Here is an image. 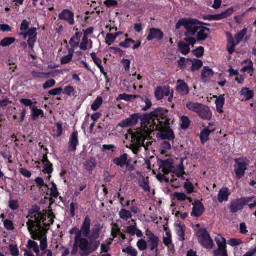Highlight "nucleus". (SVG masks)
I'll return each mask as SVG.
<instances>
[{"mask_svg":"<svg viewBox=\"0 0 256 256\" xmlns=\"http://www.w3.org/2000/svg\"><path fill=\"white\" fill-rule=\"evenodd\" d=\"M54 217L53 214L50 212L44 214L34 212L27 216L28 218L26 223L28 230L34 240L40 241L42 250L47 248L46 232L49 226L53 224Z\"/></svg>","mask_w":256,"mask_h":256,"instance_id":"nucleus-1","label":"nucleus"},{"mask_svg":"<svg viewBox=\"0 0 256 256\" xmlns=\"http://www.w3.org/2000/svg\"><path fill=\"white\" fill-rule=\"evenodd\" d=\"M198 24H203V22L192 18H182L176 24V28L179 30L182 26H184L186 30L184 33L186 36H194L197 34L196 40L200 42L204 41L208 38V32H210V29L199 26Z\"/></svg>","mask_w":256,"mask_h":256,"instance_id":"nucleus-2","label":"nucleus"},{"mask_svg":"<svg viewBox=\"0 0 256 256\" xmlns=\"http://www.w3.org/2000/svg\"><path fill=\"white\" fill-rule=\"evenodd\" d=\"M76 236L74 238V246L80 249V256H88L92 252L96 251L100 244L99 240H88L87 238Z\"/></svg>","mask_w":256,"mask_h":256,"instance_id":"nucleus-3","label":"nucleus"},{"mask_svg":"<svg viewBox=\"0 0 256 256\" xmlns=\"http://www.w3.org/2000/svg\"><path fill=\"white\" fill-rule=\"evenodd\" d=\"M186 106L188 110L196 113L203 120H209L212 118V112L207 106L198 102H188Z\"/></svg>","mask_w":256,"mask_h":256,"instance_id":"nucleus-4","label":"nucleus"},{"mask_svg":"<svg viewBox=\"0 0 256 256\" xmlns=\"http://www.w3.org/2000/svg\"><path fill=\"white\" fill-rule=\"evenodd\" d=\"M140 129L147 135H150L155 130H158L156 124V120L152 116V114H141Z\"/></svg>","mask_w":256,"mask_h":256,"instance_id":"nucleus-5","label":"nucleus"},{"mask_svg":"<svg viewBox=\"0 0 256 256\" xmlns=\"http://www.w3.org/2000/svg\"><path fill=\"white\" fill-rule=\"evenodd\" d=\"M168 112L167 110L162 108H158L150 112L152 118L156 120V124L158 128L169 127L170 120L167 118Z\"/></svg>","mask_w":256,"mask_h":256,"instance_id":"nucleus-6","label":"nucleus"},{"mask_svg":"<svg viewBox=\"0 0 256 256\" xmlns=\"http://www.w3.org/2000/svg\"><path fill=\"white\" fill-rule=\"evenodd\" d=\"M254 198V196L242 197L232 200L229 206L230 212L235 214L242 210L244 207L252 202Z\"/></svg>","mask_w":256,"mask_h":256,"instance_id":"nucleus-7","label":"nucleus"},{"mask_svg":"<svg viewBox=\"0 0 256 256\" xmlns=\"http://www.w3.org/2000/svg\"><path fill=\"white\" fill-rule=\"evenodd\" d=\"M196 236L199 243L204 248L210 249L214 246L213 240L208 231L204 228L198 230Z\"/></svg>","mask_w":256,"mask_h":256,"instance_id":"nucleus-8","label":"nucleus"},{"mask_svg":"<svg viewBox=\"0 0 256 256\" xmlns=\"http://www.w3.org/2000/svg\"><path fill=\"white\" fill-rule=\"evenodd\" d=\"M218 248L214 251V256H228L226 250V241L225 238L218 235L215 238Z\"/></svg>","mask_w":256,"mask_h":256,"instance_id":"nucleus-9","label":"nucleus"},{"mask_svg":"<svg viewBox=\"0 0 256 256\" xmlns=\"http://www.w3.org/2000/svg\"><path fill=\"white\" fill-rule=\"evenodd\" d=\"M140 116V113L133 114L127 118L122 120L118 126L122 128H133L138 124Z\"/></svg>","mask_w":256,"mask_h":256,"instance_id":"nucleus-10","label":"nucleus"},{"mask_svg":"<svg viewBox=\"0 0 256 256\" xmlns=\"http://www.w3.org/2000/svg\"><path fill=\"white\" fill-rule=\"evenodd\" d=\"M20 36H22L24 40H26L28 36V44L31 49L34 48V44L36 38V28H30L26 32H22L19 34Z\"/></svg>","mask_w":256,"mask_h":256,"instance_id":"nucleus-11","label":"nucleus"},{"mask_svg":"<svg viewBox=\"0 0 256 256\" xmlns=\"http://www.w3.org/2000/svg\"><path fill=\"white\" fill-rule=\"evenodd\" d=\"M91 220L89 216H86L82 224L80 230L78 232L77 236L88 238L90 232Z\"/></svg>","mask_w":256,"mask_h":256,"instance_id":"nucleus-12","label":"nucleus"},{"mask_svg":"<svg viewBox=\"0 0 256 256\" xmlns=\"http://www.w3.org/2000/svg\"><path fill=\"white\" fill-rule=\"evenodd\" d=\"M146 236L147 237V240L150 244V250L153 251L156 250V252H158V248L159 244V238L154 235L152 231L147 230L146 231Z\"/></svg>","mask_w":256,"mask_h":256,"instance_id":"nucleus-13","label":"nucleus"},{"mask_svg":"<svg viewBox=\"0 0 256 256\" xmlns=\"http://www.w3.org/2000/svg\"><path fill=\"white\" fill-rule=\"evenodd\" d=\"M240 158H236L235 162L237 164L234 166V172L238 179H240L244 176L246 171L247 170L246 167L248 166V164L244 162H240Z\"/></svg>","mask_w":256,"mask_h":256,"instance_id":"nucleus-14","label":"nucleus"},{"mask_svg":"<svg viewBox=\"0 0 256 256\" xmlns=\"http://www.w3.org/2000/svg\"><path fill=\"white\" fill-rule=\"evenodd\" d=\"M164 33L159 28H152L150 30L149 34L146 38L148 42L154 40H161L164 38Z\"/></svg>","mask_w":256,"mask_h":256,"instance_id":"nucleus-15","label":"nucleus"},{"mask_svg":"<svg viewBox=\"0 0 256 256\" xmlns=\"http://www.w3.org/2000/svg\"><path fill=\"white\" fill-rule=\"evenodd\" d=\"M191 216L196 218L200 217L204 212V204L200 200L196 201L193 204Z\"/></svg>","mask_w":256,"mask_h":256,"instance_id":"nucleus-16","label":"nucleus"},{"mask_svg":"<svg viewBox=\"0 0 256 256\" xmlns=\"http://www.w3.org/2000/svg\"><path fill=\"white\" fill-rule=\"evenodd\" d=\"M78 134V131L75 130L70 135L68 147V150L70 152H75L76 150V147L79 143Z\"/></svg>","mask_w":256,"mask_h":256,"instance_id":"nucleus-17","label":"nucleus"},{"mask_svg":"<svg viewBox=\"0 0 256 256\" xmlns=\"http://www.w3.org/2000/svg\"><path fill=\"white\" fill-rule=\"evenodd\" d=\"M176 90L181 96L187 95L190 91L188 84L182 80H178L177 81Z\"/></svg>","mask_w":256,"mask_h":256,"instance_id":"nucleus-18","label":"nucleus"},{"mask_svg":"<svg viewBox=\"0 0 256 256\" xmlns=\"http://www.w3.org/2000/svg\"><path fill=\"white\" fill-rule=\"evenodd\" d=\"M149 135H144L142 134H138L136 137V140L138 144L145 148L146 150H148L150 146H151L153 143V141H150L147 140L146 137Z\"/></svg>","mask_w":256,"mask_h":256,"instance_id":"nucleus-19","label":"nucleus"},{"mask_svg":"<svg viewBox=\"0 0 256 256\" xmlns=\"http://www.w3.org/2000/svg\"><path fill=\"white\" fill-rule=\"evenodd\" d=\"M166 128L160 135V138L164 140H172L175 138V136L173 130L169 127L166 128Z\"/></svg>","mask_w":256,"mask_h":256,"instance_id":"nucleus-20","label":"nucleus"},{"mask_svg":"<svg viewBox=\"0 0 256 256\" xmlns=\"http://www.w3.org/2000/svg\"><path fill=\"white\" fill-rule=\"evenodd\" d=\"M128 160V154H124L119 157L113 159L112 162L117 166L123 168L126 165Z\"/></svg>","mask_w":256,"mask_h":256,"instance_id":"nucleus-21","label":"nucleus"},{"mask_svg":"<svg viewBox=\"0 0 256 256\" xmlns=\"http://www.w3.org/2000/svg\"><path fill=\"white\" fill-rule=\"evenodd\" d=\"M230 195L229 190L228 188H223L219 191L218 200V201L222 203L223 202H226L228 200V198Z\"/></svg>","mask_w":256,"mask_h":256,"instance_id":"nucleus-22","label":"nucleus"},{"mask_svg":"<svg viewBox=\"0 0 256 256\" xmlns=\"http://www.w3.org/2000/svg\"><path fill=\"white\" fill-rule=\"evenodd\" d=\"M234 12V9L232 7H231L221 14L212 15V20H220L226 18L232 15Z\"/></svg>","mask_w":256,"mask_h":256,"instance_id":"nucleus-23","label":"nucleus"},{"mask_svg":"<svg viewBox=\"0 0 256 256\" xmlns=\"http://www.w3.org/2000/svg\"><path fill=\"white\" fill-rule=\"evenodd\" d=\"M216 129L210 130L208 128H204L201 132L200 135V142L202 144H204L209 140V136L212 133L215 132Z\"/></svg>","mask_w":256,"mask_h":256,"instance_id":"nucleus-24","label":"nucleus"},{"mask_svg":"<svg viewBox=\"0 0 256 256\" xmlns=\"http://www.w3.org/2000/svg\"><path fill=\"white\" fill-rule=\"evenodd\" d=\"M42 162L44 166V169L43 172L44 173L48 174L47 178L50 179V178L51 177V176L50 174L52 173V172L53 171L52 165V164H50L46 156H43V159H42Z\"/></svg>","mask_w":256,"mask_h":256,"instance_id":"nucleus-25","label":"nucleus"},{"mask_svg":"<svg viewBox=\"0 0 256 256\" xmlns=\"http://www.w3.org/2000/svg\"><path fill=\"white\" fill-rule=\"evenodd\" d=\"M214 98H216L215 103L216 104L217 112L220 114L223 113V107L225 102L224 94L220 95L218 97L217 96H214Z\"/></svg>","mask_w":256,"mask_h":256,"instance_id":"nucleus-26","label":"nucleus"},{"mask_svg":"<svg viewBox=\"0 0 256 256\" xmlns=\"http://www.w3.org/2000/svg\"><path fill=\"white\" fill-rule=\"evenodd\" d=\"M240 94L241 96H244L245 101L252 99L254 97V92L250 90V88L247 87L243 88L240 92Z\"/></svg>","mask_w":256,"mask_h":256,"instance_id":"nucleus-27","label":"nucleus"},{"mask_svg":"<svg viewBox=\"0 0 256 256\" xmlns=\"http://www.w3.org/2000/svg\"><path fill=\"white\" fill-rule=\"evenodd\" d=\"M172 167V164L169 160H160V168L162 170V172L164 174H168L171 170Z\"/></svg>","mask_w":256,"mask_h":256,"instance_id":"nucleus-28","label":"nucleus"},{"mask_svg":"<svg viewBox=\"0 0 256 256\" xmlns=\"http://www.w3.org/2000/svg\"><path fill=\"white\" fill-rule=\"evenodd\" d=\"M102 229L100 224H96L94 227L92 228V232L91 234H90V236L87 238L89 240H96L100 238V232Z\"/></svg>","mask_w":256,"mask_h":256,"instance_id":"nucleus-29","label":"nucleus"},{"mask_svg":"<svg viewBox=\"0 0 256 256\" xmlns=\"http://www.w3.org/2000/svg\"><path fill=\"white\" fill-rule=\"evenodd\" d=\"M236 44V43L235 44L234 40L232 36L230 35L228 38V44L226 46V50L231 55L234 52Z\"/></svg>","mask_w":256,"mask_h":256,"instance_id":"nucleus-30","label":"nucleus"},{"mask_svg":"<svg viewBox=\"0 0 256 256\" xmlns=\"http://www.w3.org/2000/svg\"><path fill=\"white\" fill-rule=\"evenodd\" d=\"M176 234L178 236L179 240L183 241L185 238L186 226L180 224H178L176 226Z\"/></svg>","mask_w":256,"mask_h":256,"instance_id":"nucleus-31","label":"nucleus"},{"mask_svg":"<svg viewBox=\"0 0 256 256\" xmlns=\"http://www.w3.org/2000/svg\"><path fill=\"white\" fill-rule=\"evenodd\" d=\"M120 218L124 221H128V220L132 218V212L124 208H122L119 212Z\"/></svg>","mask_w":256,"mask_h":256,"instance_id":"nucleus-32","label":"nucleus"},{"mask_svg":"<svg viewBox=\"0 0 256 256\" xmlns=\"http://www.w3.org/2000/svg\"><path fill=\"white\" fill-rule=\"evenodd\" d=\"M140 96L138 95H132L128 94H123L118 95L117 98V100H124L126 102H132Z\"/></svg>","mask_w":256,"mask_h":256,"instance_id":"nucleus-33","label":"nucleus"},{"mask_svg":"<svg viewBox=\"0 0 256 256\" xmlns=\"http://www.w3.org/2000/svg\"><path fill=\"white\" fill-rule=\"evenodd\" d=\"M214 75V72L212 69L208 66H204L202 72L201 76L202 80L212 78Z\"/></svg>","mask_w":256,"mask_h":256,"instance_id":"nucleus-34","label":"nucleus"},{"mask_svg":"<svg viewBox=\"0 0 256 256\" xmlns=\"http://www.w3.org/2000/svg\"><path fill=\"white\" fill-rule=\"evenodd\" d=\"M65 21H66L70 25L73 26L74 24V12L65 9Z\"/></svg>","mask_w":256,"mask_h":256,"instance_id":"nucleus-35","label":"nucleus"},{"mask_svg":"<svg viewBox=\"0 0 256 256\" xmlns=\"http://www.w3.org/2000/svg\"><path fill=\"white\" fill-rule=\"evenodd\" d=\"M178 47L181 53L184 55H186L190 52V48L184 42L181 41L179 42Z\"/></svg>","mask_w":256,"mask_h":256,"instance_id":"nucleus-36","label":"nucleus"},{"mask_svg":"<svg viewBox=\"0 0 256 256\" xmlns=\"http://www.w3.org/2000/svg\"><path fill=\"white\" fill-rule=\"evenodd\" d=\"M139 186L142 188L144 191L150 192V188L149 186L148 178H143L142 180L139 181Z\"/></svg>","mask_w":256,"mask_h":256,"instance_id":"nucleus-37","label":"nucleus"},{"mask_svg":"<svg viewBox=\"0 0 256 256\" xmlns=\"http://www.w3.org/2000/svg\"><path fill=\"white\" fill-rule=\"evenodd\" d=\"M27 247L30 250H32L38 255L39 254V246L37 242L32 240H29L28 242Z\"/></svg>","mask_w":256,"mask_h":256,"instance_id":"nucleus-38","label":"nucleus"},{"mask_svg":"<svg viewBox=\"0 0 256 256\" xmlns=\"http://www.w3.org/2000/svg\"><path fill=\"white\" fill-rule=\"evenodd\" d=\"M247 30H248L246 28H244L240 32H239L238 34L235 35L234 38L236 40V44H238L242 42V40L246 34Z\"/></svg>","mask_w":256,"mask_h":256,"instance_id":"nucleus-39","label":"nucleus"},{"mask_svg":"<svg viewBox=\"0 0 256 256\" xmlns=\"http://www.w3.org/2000/svg\"><path fill=\"white\" fill-rule=\"evenodd\" d=\"M122 252L130 256H138V254L136 250L132 246H128L125 248H123Z\"/></svg>","mask_w":256,"mask_h":256,"instance_id":"nucleus-40","label":"nucleus"},{"mask_svg":"<svg viewBox=\"0 0 256 256\" xmlns=\"http://www.w3.org/2000/svg\"><path fill=\"white\" fill-rule=\"evenodd\" d=\"M180 120L182 121L181 128L183 130L187 129L190 126V122L189 118L187 116H182L180 118Z\"/></svg>","mask_w":256,"mask_h":256,"instance_id":"nucleus-41","label":"nucleus"},{"mask_svg":"<svg viewBox=\"0 0 256 256\" xmlns=\"http://www.w3.org/2000/svg\"><path fill=\"white\" fill-rule=\"evenodd\" d=\"M118 36V33L114 34L111 33H108L106 38V42L108 46H110L116 40V37Z\"/></svg>","mask_w":256,"mask_h":256,"instance_id":"nucleus-42","label":"nucleus"},{"mask_svg":"<svg viewBox=\"0 0 256 256\" xmlns=\"http://www.w3.org/2000/svg\"><path fill=\"white\" fill-rule=\"evenodd\" d=\"M102 97H98L91 106L92 109L94 110H97L102 104Z\"/></svg>","mask_w":256,"mask_h":256,"instance_id":"nucleus-43","label":"nucleus"},{"mask_svg":"<svg viewBox=\"0 0 256 256\" xmlns=\"http://www.w3.org/2000/svg\"><path fill=\"white\" fill-rule=\"evenodd\" d=\"M15 40L14 38H6L1 41L0 44L3 47L8 46L13 44Z\"/></svg>","mask_w":256,"mask_h":256,"instance_id":"nucleus-44","label":"nucleus"},{"mask_svg":"<svg viewBox=\"0 0 256 256\" xmlns=\"http://www.w3.org/2000/svg\"><path fill=\"white\" fill-rule=\"evenodd\" d=\"M202 62L199 60L196 59L192 62V70L194 72L196 70H199L202 66Z\"/></svg>","mask_w":256,"mask_h":256,"instance_id":"nucleus-45","label":"nucleus"},{"mask_svg":"<svg viewBox=\"0 0 256 256\" xmlns=\"http://www.w3.org/2000/svg\"><path fill=\"white\" fill-rule=\"evenodd\" d=\"M204 49L202 46H199L192 50L193 54L198 58H202L204 54Z\"/></svg>","mask_w":256,"mask_h":256,"instance_id":"nucleus-46","label":"nucleus"},{"mask_svg":"<svg viewBox=\"0 0 256 256\" xmlns=\"http://www.w3.org/2000/svg\"><path fill=\"white\" fill-rule=\"evenodd\" d=\"M137 246L141 251L145 250L148 248V244L145 240L140 239L137 242Z\"/></svg>","mask_w":256,"mask_h":256,"instance_id":"nucleus-47","label":"nucleus"},{"mask_svg":"<svg viewBox=\"0 0 256 256\" xmlns=\"http://www.w3.org/2000/svg\"><path fill=\"white\" fill-rule=\"evenodd\" d=\"M76 94V92L73 86H69L65 87V94L71 97L74 96Z\"/></svg>","mask_w":256,"mask_h":256,"instance_id":"nucleus-48","label":"nucleus"},{"mask_svg":"<svg viewBox=\"0 0 256 256\" xmlns=\"http://www.w3.org/2000/svg\"><path fill=\"white\" fill-rule=\"evenodd\" d=\"M249 70L248 74L252 76L254 72V70L253 68V63L250 60L248 65L247 66H244L242 68V72H246Z\"/></svg>","mask_w":256,"mask_h":256,"instance_id":"nucleus-49","label":"nucleus"},{"mask_svg":"<svg viewBox=\"0 0 256 256\" xmlns=\"http://www.w3.org/2000/svg\"><path fill=\"white\" fill-rule=\"evenodd\" d=\"M184 187L188 194H191L194 192V188L192 182L188 181L185 182Z\"/></svg>","mask_w":256,"mask_h":256,"instance_id":"nucleus-50","label":"nucleus"},{"mask_svg":"<svg viewBox=\"0 0 256 256\" xmlns=\"http://www.w3.org/2000/svg\"><path fill=\"white\" fill-rule=\"evenodd\" d=\"M135 42V40L132 38H126L124 42H120L119 44V46L120 47H122L126 48H129L130 47V43L134 44Z\"/></svg>","mask_w":256,"mask_h":256,"instance_id":"nucleus-51","label":"nucleus"},{"mask_svg":"<svg viewBox=\"0 0 256 256\" xmlns=\"http://www.w3.org/2000/svg\"><path fill=\"white\" fill-rule=\"evenodd\" d=\"M53 136L54 137L58 138L60 136L62 132V126L59 124L57 123L56 124V130H54Z\"/></svg>","mask_w":256,"mask_h":256,"instance_id":"nucleus-52","label":"nucleus"},{"mask_svg":"<svg viewBox=\"0 0 256 256\" xmlns=\"http://www.w3.org/2000/svg\"><path fill=\"white\" fill-rule=\"evenodd\" d=\"M85 165L88 171H92L96 166V162L95 160H92L86 162Z\"/></svg>","mask_w":256,"mask_h":256,"instance_id":"nucleus-53","label":"nucleus"},{"mask_svg":"<svg viewBox=\"0 0 256 256\" xmlns=\"http://www.w3.org/2000/svg\"><path fill=\"white\" fill-rule=\"evenodd\" d=\"M8 206L9 208L12 210H17L19 207L18 200L10 199Z\"/></svg>","mask_w":256,"mask_h":256,"instance_id":"nucleus-54","label":"nucleus"},{"mask_svg":"<svg viewBox=\"0 0 256 256\" xmlns=\"http://www.w3.org/2000/svg\"><path fill=\"white\" fill-rule=\"evenodd\" d=\"M174 196L180 202H184L188 198L186 194L182 192H176L174 194Z\"/></svg>","mask_w":256,"mask_h":256,"instance_id":"nucleus-55","label":"nucleus"},{"mask_svg":"<svg viewBox=\"0 0 256 256\" xmlns=\"http://www.w3.org/2000/svg\"><path fill=\"white\" fill-rule=\"evenodd\" d=\"M9 249L12 256H18L19 255V250L16 245L10 244Z\"/></svg>","mask_w":256,"mask_h":256,"instance_id":"nucleus-56","label":"nucleus"},{"mask_svg":"<svg viewBox=\"0 0 256 256\" xmlns=\"http://www.w3.org/2000/svg\"><path fill=\"white\" fill-rule=\"evenodd\" d=\"M40 116H44V112L42 110L34 108L32 109V117L34 119H36Z\"/></svg>","mask_w":256,"mask_h":256,"instance_id":"nucleus-57","label":"nucleus"},{"mask_svg":"<svg viewBox=\"0 0 256 256\" xmlns=\"http://www.w3.org/2000/svg\"><path fill=\"white\" fill-rule=\"evenodd\" d=\"M88 37L84 36L82 38V42L80 44V50H86L88 49L87 44H88Z\"/></svg>","mask_w":256,"mask_h":256,"instance_id":"nucleus-58","label":"nucleus"},{"mask_svg":"<svg viewBox=\"0 0 256 256\" xmlns=\"http://www.w3.org/2000/svg\"><path fill=\"white\" fill-rule=\"evenodd\" d=\"M155 96L158 100H162L164 98V94H162V88L158 86L156 88L155 92Z\"/></svg>","mask_w":256,"mask_h":256,"instance_id":"nucleus-59","label":"nucleus"},{"mask_svg":"<svg viewBox=\"0 0 256 256\" xmlns=\"http://www.w3.org/2000/svg\"><path fill=\"white\" fill-rule=\"evenodd\" d=\"M29 26L30 22L26 20H23L20 26V30L22 32H27L30 29Z\"/></svg>","mask_w":256,"mask_h":256,"instance_id":"nucleus-60","label":"nucleus"},{"mask_svg":"<svg viewBox=\"0 0 256 256\" xmlns=\"http://www.w3.org/2000/svg\"><path fill=\"white\" fill-rule=\"evenodd\" d=\"M104 4L108 8L116 7L118 6V2L115 0H106L104 2Z\"/></svg>","mask_w":256,"mask_h":256,"instance_id":"nucleus-61","label":"nucleus"},{"mask_svg":"<svg viewBox=\"0 0 256 256\" xmlns=\"http://www.w3.org/2000/svg\"><path fill=\"white\" fill-rule=\"evenodd\" d=\"M144 102L146 103V106H142V111L146 112L151 108L152 103L150 100L147 98L144 99Z\"/></svg>","mask_w":256,"mask_h":256,"instance_id":"nucleus-62","label":"nucleus"},{"mask_svg":"<svg viewBox=\"0 0 256 256\" xmlns=\"http://www.w3.org/2000/svg\"><path fill=\"white\" fill-rule=\"evenodd\" d=\"M56 84V82L54 80H50L46 81L43 84V88L45 90L50 88L52 86H54Z\"/></svg>","mask_w":256,"mask_h":256,"instance_id":"nucleus-63","label":"nucleus"},{"mask_svg":"<svg viewBox=\"0 0 256 256\" xmlns=\"http://www.w3.org/2000/svg\"><path fill=\"white\" fill-rule=\"evenodd\" d=\"M4 224L5 228L8 230H13L14 228L13 222L10 220H5L4 222Z\"/></svg>","mask_w":256,"mask_h":256,"instance_id":"nucleus-64","label":"nucleus"}]
</instances>
